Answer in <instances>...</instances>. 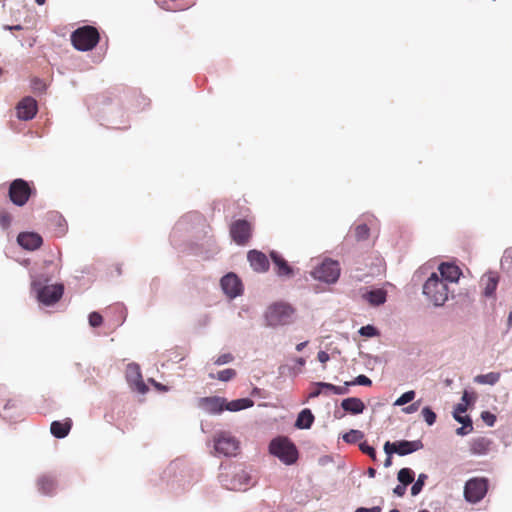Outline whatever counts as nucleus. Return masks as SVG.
I'll return each instance as SVG.
<instances>
[{"instance_id": "f257e3e1", "label": "nucleus", "mask_w": 512, "mask_h": 512, "mask_svg": "<svg viewBox=\"0 0 512 512\" xmlns=\"http://www.w3.org/2000/svg\"><path fill=\"white\" fill-rule=\"evenodd\" d=\"M449 292L448 284L443 279H440L436 272H433L423 285V294L436 307L445 304L448 300Z\"/></svg>"}, {"instance_id": "f03ea898", "label": "nucleus", "mask_w": 512, "mask_h": 512, "mask_svg": "<svg viewBox=\"0 0 512 512\" xmlns=\"http://www.w3.org/2000/svg\"><path fill=\"white\" fill-rule=\"evenodd\" d=\"M219 480L226 489L233 491H245L255 483L250 472L242 466H235L231 472L220 474Z\"/></svg>"}, {"instance_id": "7ed1b4c3", "label": "nucleus", "mask_w": 512, "mask_h": 512, "mask_svg": "<svg viewBox=\"0 0 512 512\" xmlns=\"http://www.w3.org/2000/svg\"><path fill=\"white\" fill-rule=\"evenodd\" d=\"M294 309L287 303H274L265 312V319L268 326L277 327L288 325L293 322Z\"/></svg>"}, {"instance_id": "20e7f679", "label": "nucleus", "mask_w": 512, "mask_h": 512, "mask_svg": "<svg viewBox=\"0 0 512 512\" xmlns=\"http://www.w3.org/2000/svg\"><path fill=\"white\" fill-rule=\"evenodd\" d=\"M269 451L287 465L293 464L298 458L295 445L287 437L273 439L269 445Z\"/></svg>"}, {"instance_id": "39448f33", "label": "nucleus", "mask_w": 512, "mask_h": 512, "mask_svg": "<svg viewBox=\"0 0 512 512\" xmlns=\"http://www.w3.org/2000/svg\"><path fill=\"white\" fill-rule=\"evenodd\" d=\"M71 41L77 50L88 51L97 45L99 41V33L96 28L85 26L72 33Z\"/></svg>"}, {"instance_id": "423d86ee", "label": "nucleus", "mask_w": 512, "mask_h": 512, "mask_svg": "<svg viewBox=\"0 0 512 512\" xmlns=\"http://www.w3.org/2000/svg\"><path fill=\"white\" fill-rule=\"evenodd\" d=\"M311 276L318 281L334 284L338 281L340 276L339 263L332 259H325L320 265L314 268Z\"/></svg>"}, {"instance_id": "0eeeda50", "label": "nucleus", "mask_w": 512, "mask_h": 512, "mask_svg": "<svg viewBox=\"0 0 512 512\" xmlns=\"http://www.w3.org/2000/svg\"><path fill=\"white\" fill-rule=\"evenodd\" d=\"M32 288L36 292L38 301L46 306L53 305L59 301L64 292L62 284L41 285V283L34 281Z\"/></svg>"}, {"instance_id": "6e6552de", "label": "nucleus", "mask_w": 512, "mask_h": 512, "mask_svg": "<svg viewBox=\"0 0 512 512\" xmlns=\"http://www.w3.org/2000/svg\"><path fill=\"white\" fill-rule=\"evenodd\" d=\"M214 448L218 454L234 456L239 449V441L230 432H219L214 438Z\"/></svg>"}, {"instance_id": "1a4fd4ad", "label": "nucleus", "mask_w": 512, "mask_h": 512, "mask_svg": "<svg viewBox=\"0 0 512 512\" xmlns=\"http://www.w3.org/2000/svg\"><path fill=\"white\" fill-rule=\"evenodd\" d=\"M487 489L488 485L485 479H470L464 487L465 499L470 503H478L486 495Z\"/></svg>"}, {"instance_id": "9d476101", "label": "nucleus", "mask_w": 512, "mask_h": 512, "mask_svg": "<svg viewBox=\"0 0 512 512\" xmlns=\"http://www.w3.org/2000/svg\"><path fill=\"white\" fill-rule=\"evenodd\" d=\"M31 194L28 183L23 179H15L9 187V198L13 204L23 206L27 203Z\"/></svg>"}, {"instance_id": "9b49d317", "label": "nucleus", "mask_w": 512, "mask_h": 512, "mask_svg": "<svg viewBox=\"0 0 512 512\" xmlns=\"http://www.w3.org/2000/svg\"><path fill=\"white\" fill-rule=\"evenodd\" d=\"M126 379L129 385L141 394H145L148 391V387L142 379L140 366L136 363H130L126 368Z\"/></svg>"}, {"instance_id": "f8f14e48", "label": "nucleus", "mask_w": 512, "mask_h": 512, "mask_svg": "<svg viewBox=\"0 0 512 512\" xmlns=\"http://www.w3.org/2000/svg\"><path fill=\"white\" fill-rule=\"evenodd\" d=\"M220 284L223 292L231 299L236 298L242 293V283L234 273H228L223 276Z\"/></svg>"}, {"instance_id": "ddd939ff", "label": "nucleus", "mask_w": 512, "mask_h": 512, "mask_svg": "<svg viewBox=\"0 0 512 512\" xmlns=\"http://www.w3.org/2000/svg\"><path fill=\"white\" fill-rule=\"evenodd\" d=\"M198 407L209 414H219L225 410V398L203 397L198 400Z\"/></svg>"}, {"instance_id": "4468645a", "label": "nucleus", "mask_w": 512, "mask_h": 512, "mask_svg": "<svg viewBox=\"0 0 512 512\" xmlns=\"http://www.w3.org/2000/svg\"><path fill=\"white\" fill-rule=\"evenodd\" d=\"M251 233L250 224L246 220L235 221L230 228V234L237 244H244L248 241Z\"/></svg>"}, {"instance_id": "2eb2a0df", "label": "nucleus", "mask_w": 512, "mask_h": 512, "mask_svg": "<svg viewBox=\"0 0 512 512\" xmlns=\"http://www.w3.org/2000/svg\"><path fill=\"white\" fill-rule=\"evenodd\" d=\"M18 118L24 121L31 120L37 113V102L32 97L23 98L17 105Z\"/></svg>"}, {"instance_id": "dca6fc26", "label": "nucleus", "mask_w": 512, "mask_h": 512, "mask_svg": "<svg viewBox=\"0 0 512 512\" xmlns=\"http://www.w3.org/2000/svg\"><path fill=\"white\" fill-rule=\"evenodd\" d=\"M492 445L493 441L484 436L475 437L469 443L471 454L476 456L487 455L491 451Z\"/></svg>"}, {"instance_id": "f3484780", "label": "nucleus", "mask_w": 512, "mask_h": 512, "mask_svg": "<svg viewBox=\"0 0 512 512\" xmlns=\"http://www.w3.org/2000/svg\"><path fill=\"white\" fill-rule=\"evenodd\" d=\"M438 271L440 279H443L448 285L449 283H456L461 275L459 267L451 263L440 264Z\"/></svg>"}, {"instance_id": "a211bd4d", "label": "nucleus", "mask_w": 512, "mask_h": 512, "mask_svg": "<svg viewBox=\"0 0 512 512\" xmlns=\"http://www.w3.org/2000/svg\"><path fill=\"white\" fill-rule=\"evenodd\" d=\"M18 244L26 250H35L42 244V237L34 232H22L17 237Z\"/></svg>"}, {"instance_id": "6ab92c4d", "label": "nucleus", "mask_w": 512, "mask_h": 512, "mask_svg": "<svg viewBox=\"0 0 512 512\" xmlns=\"http://www.w3.org/2000/svg\"><path fill=\"white\" fill-rule=\"evenodd\" d=\"M251 267L257 272H266L269 269V261L266 255L257 250H251L247 255Z\"/></svg>"}, {"instance_id": "aec40b11", "label": "nucleus", "mask_w": 512, "mask_h": 512, "mask_svg": "<svg viewBox=\"0 0 512 512\" xmlns=\"http://www.w3.org/2000/svg\"><path fill=\"white\" fill-rule=\"evenodd\" d=\"M270 257L276 267V274L279 277L290 278L293 276V269L287 261L277 252L272 251Z\"/></svg>"}, {"instance_id": "412c9836", "label": "nucleus", "mask_w": 512, "mask_h": 512, "mask_svg": "<svg viewBox=\"0 0 512 512\" xmlns=\"http://www.w3.org/2000/svg\"><path fill=\"white\" fill-rule=\"evenodd\" d=\"M341 407L345 412L357 415L363 413L365 404L363 401L356 397H349L341 402Z\"/></svg>"}, {"instance_id": "4be33fe9", "label": "nucleus", "mask_w": 512, "mask_h": 512, "mask_svg": "<svg viewBox=\"0 0 512 512\" xmlns=\"http://www.w3.org/2000/svg\"><path fill=\"white\" fill-rule=\"evenodd\" d=\"M422 448H423V443L421 440L397 441V450H398V455H400V456H405V455L411 454V453L416 452Z\"/></svg>"}, {"instance_id": "5701e85b", "label": "nucleus", "mask_w": 512, "mask_h": 512, "mask_svg": "<svg viewBox=\"0 0 512 512\" xmlns=\"http://www.w3.org/2000/svg\"><path fill=\"white\" fill-rule=\"evenodd\" d=\"M481 282L484 285V295L486 297L493 296L497 288L498 276L493 272H489L482 277Z\"/></svg>"}, {"instance_id": "b1692460", "label": "nucleus", "mask_w": 512, "mask_h": 512, "mask_svg": "<svg viewBox=\"0 0 512 512\" xmlns=\"http://www.w3.org/2000/svg\"><path fill=\"white\" fill-rule=\"evenodd\" d=\"M254 405L253 400L250 398H241L232 400L230 402H227L225 400V410L231 411V412H237L243 409L250 408Z\"/></svg>"}, {"instance_id": "393cba45", "label": "nucleus", "mask_w": 512, "mask_h": 512, "mask_svg": "<svg viewBox=\"0 0 512 512\" xmlns=\"http://www.w3.org/2000/svg\"><path fill=\"white\" fill-rule=\"evenodd\" d=\"M314 422V415L310 409H303L299 414L295 422V426L298 429H309Z\"/></svg>"}, {"instance_id": "a878e982", "label": "nucleus", "mask_w": 512, "mask_h": 512, "mask_svg": "<svg viewBox=\"0 0 512 512\" xmlns=\"http://www.w3.org/2000/svg\"><path fill=\"white\" fill-rule=\"evenodd\" d=\"M386 291L384 289H374L364 294V298L374 306H379L386 302Z\"/></svg>"}, {"instance_id": "bb28decb", "label": "nucleus", "mask_w": 512, "mask_h": 512, "mask_svg": "<svg viewBox=\"0 0 512 512\" xmlns=\"http://www.w3.org/2000/svg\"><path fill=\"white\" fill-rule=\"evenodd\" d=\"M314 386H317L318 388H324L325 393L331 392L336 395H346L349 393V384L347 381L344 383L343 386H336L326 382H316L314 383Z\"/></svg>"}, {"instance_id": "cd10ccee", "label": "nucleus", "mask_w": 512, "mask_h": 512, "mask_svg": "<svg viewBox=\"0 0 512 512\" xmlns=\"http://www.w3.org/2000/svg\"><path fill=\"white\" fill-rule=\"evenodd\" d=\"M70 428L71 425L68 422L61 423L59 421H53L50 426V431L54 437L62 439L68 435Z\"/></svg>"}, {"instance_id": "c85d7f7f", "label": "nucleus", "mask_w": 512, "mask_h": 512, "mask_svg": "<svg viewBox=\"0 0 512 512\" xmlns=\"http://www.w3.org/2000/svg\"><path fill=\"white\" fill-rule=\"evenodd\" d=\"M476 399L477 396L474 392L470 393L467 390H465L461 398V403L457 404L456 407L454 408L455 414L466 412L467 406L470 403H474Z\"/></svg>"}, {"instance_id": "c756f323", "label": "nucleus", "mask_w": 512, "mask_h": 512, "mask_svg": "<svg viewBox=\"0 0 512 512\" xmlns=\"http://www.w3.org/2000/svg\"><path fill=\"white\" fill-rule=\"evenodd\" d=\"M38 489L41 493L49 495L55 489V481L50 476H42L38 479Z\"/></svg>"}, {"instance_id": "7c9ffc66", "label": "nucleus", "mask_w": 512, "mask_h": 512, "mask_svg": "<svg viewBox=\"0 0 512 512\" xmlns=\"http://www.w3.org/2000/svg\"><path fill=\"white\" fill-rule=\"evenodd\" d=\"M500 379V373L490 372L487 374H480L474 378V382L483 385H495Z\"/></svg>"}, {"instance_id": "2f4dec72", "label": "nucleus", "mask_w": 512, "mask_h": 512, "mask_svg": "<svg viewBox=\"0 0 512 512\" xmlns=\"http://www.w3.org/2000/svg\"><path fill=\"white\" fill-rule=\"evenodd\" d=\"M414 476L415 473L412 469L402 468L398 472L397 479L401 484L407 486L414 481Z\"/></svg>"}, {"instance_id": "473e14b6", "label": "nucleus", "mask_w": 512, "mask_h": 512, "mask_svg": "<svg viewBox=\"0 0 512 512\" xmlns=\"http://www.w3.org/2000/svg\"><path fill=\"white\" fill-rule=\"evenodd\" d=\"M342 438L346 443L354 444L364 438V433L360 430L351 429Z\"/></svg>"}, {"instance_id": "72a5a7b5", "label": "nucleus", "mask_w": 512, "mask_h": 512, "mask_svg": "<svg viewBox=\"0 0 512 512\" xmlns=\"http://www.w3.org/2000/svg\"><path fill=\"white\" fill-rule=\"evenodd\" d=\"M209 376L210 378H217L220 381L227 382L236 376V371L232 368H227L219 371L216 376L212 373Z\"/></svg>"}, {"instance_id": "f704fd0d", "label": "nucleus", "mask_w": 512, "mask_h": 512, "mask_svg": "<svg viewBox=\"0 0 512 512\" xmlns=\"http://www.w3.org/2000/svg\"><path fill=\"white\" fill-rule=\"evenodd\" d=\"M426 479H427L426 474H424V473L419 474L417 480L414 482V484L411 487V495L412 496H416L422 491Z\"/></svg>"}, {"instance_id": "c9c22d12", "label": "nucleus", "mask_w": 512, "mask_h": 512, "mask_svg": "<svg viewBox=\"0 0 512 512\" xmlns=\"http://www.w3.org/2000/svg\"><path fill=\"white\" fill-rule=\"evenodd\" d=\"M421 414L429 426H432L436 422V414L430 407H424L421 411Z\"/></svg>"}, {"instance_id": "e433bc0d", "label": "nucleus", "mask_w": 512, "mask_h": 512, "mask_svg": "<svg viewBox=\"0 0 512 512\" xmlns=\"http://www.w3.org/2000/svg\"><path fill=\"white\" fill-rule=\"evenodd\" d=\"M415 398V392L413 390L403 393L394 403L396 406H403L411 402Z\"/></svg>"}, {"instance_id": "4c0bfd02", "label": "nucleus", "mask_w": 512, "mask_h": 512, "mask_svg": "<svg viewBox=\"0 0 512 512\" xmlns=\"http://www.w3.org/2000/svg\"><path fill=\"white\" fill-rule=\"evenodd\" d=\"M358 333L361 336L369 337V338L375 337V336H377L379 334L378 330L373 325L362 326L359 329Z\"/></svg>"}, {"instance_id": "58836bf2", "label": "nucleus", "mask_w": 512, "mask_h": 512, "mask_svg": "<svg viewBox=\"0 0 512 512\" xmlns=\"http://www.w3.org/2000/svg\"><path fill=\"white\" fill-rule=\"evenodd\" d=\"M355 236L358 241L365 240L369 236V228L366 224H360L355 229Z\"/></svg>"}, {"instance_id": "ea45409f", "label": "nucleus", "mask_w": 512, "mask_h": 512, "mask_svg": "<svg viewBox=\"0 0 512 512\" xmlns=\"http://www.w3.org/2000/svg\"><path fill=\"white\" fill-rule=\"evenodd\" d=\"M12 223V216L5 210L0 211V226L2 229L6 230L10 227Z\"/></svg>"}, {"instance_id": "a19ab883", "label": "nucleus", "mask_w": 512, "mask_h": 512, "mask_svg": "<svg viewBox=\"0 0 512 512\" xmlns=\"http://www.w3.org/2000/svg\"><path fill=\"white\" fill-rule=\"evenodd\" d=\"M347 382L349 384V387L353 386V385L371 386V384H372L371 379L363 374L358 375L354 380L347 381Z\"/></svg>"}, {"instance_id": "79ce46f5", "label": "nucleus", "mask_w": 512, "mask_h": 512, "mask_svg": "<svg viewBox=\"0 0 512 512\" xmlns=\"http://www.w3.org/2000/svg\"><path fill=\"white\" fill-rule=\"evenodd\" d=\"M473 430V424L471 419H466V423H463L461 427L456 429V434L459 436H465Z\"/></svg>"}, {"instance_id": "37998d69", "label": "nucleus", "mask_w": 512, "mask_h": 512, "mask_svg": "<svg viewBox=\"0 0 512 512\" xmlns=\"http://www.w3.org/2000/svg\"><path fill=\"white\" fill-rule=\"evenodd\" d=\"M31 88L34 92L43 93L46 90V84L39 78H34L31 82Z\"/></svg>"}, {"instance_id": "c03bdc74", "label": "nucleus", "mask_w": 512, "mask_h": 512, "mask_svg": "<svg viewBox=\"0 0 512 512\" xmlns=\"http://www.w3.org/2000/svg\"><path fill=\"white\" fill-rule=\"evenodd\" d=\"M233 360L234 356L231 353H224L215 359L214 364L217 366H221L224 364H228Z\"/></svg>"}, {"instance_id": "a18cd8bd", "label": "nucleus", "mask_w": 512, "mask_h": 512, "mask_svg": "<svg viewBox=\"0 0 512 512\" xmlns=\"http://www.w3.org/2000/svg\"><path fill=\"white\" fill-rule=\"evenodd\" d=\"M359 449L363 453L367 454L373 460H376V451H375V449L372 446L368 445L366 442H361L359 444Z\"/></svg>"}, {"instance_id": "49530a36", "label": "nucleus", "mask_w": 512, "mask_h": 512, "mask_svg": "<svg viewBox=\"0 0 512 512\" xmlns=\"http://www.w3.org/2000/svg\"><path fill=\"white\" fill-rule=\"evenodd\" d=\"M481 419L489 427L494 426L496 422V416L489 411H483L481 413Z\"/></svg>"}, {"instance_id": "de8ad7c7", "label": "nucleus", "mask_w": 512, "mask_h": 512, "mask_svg": "<svg viewBox=\"0 0 512 512\" xmlns=\"http://www.w3.org/2000/svg\"><path fill=\"white\" fill-rule=\"evenodd\" d=\"M103 318L98 312H92L89 315V324L92 327H98L102 324Z\"/></svg>"}, {"instance_id": "09e8293b", "label": "nucleus", "mask_w": 512, "mask_h": 512, "mask_svg": "<svg viewBox=\"0 0 512 512\" xmlns=\"http://www.w3.org/2000/svg\"><path fill=\"white\" fill-rule=\"evenodd\" d=\"M384 451L387 454V456H391L393 453H397L398 454L397 441L393 442V443L387 441L384 444Z\"/></svg>"}, {"instance_id": "8fccbe9b", "label": "nucleus", "mask_w": 512, "mask_h": 512, "mask_svg": "<svg viewBox=\"0 0 512 512\" xmlns=\"http://www.w3.org/2000/svg\"><path fill=\"white\" fill-rule=\"evenodd\" d=\"M420 407V402L417 401V402H414L412 404H410L409 406L405 407L403 409V411L406 413V414H412L414 412H416Z\"/></svg>"}, {"instance_id": "3c124183", "label": "nucleus", "mask_w": 512, "mask_h": 512, "mask_svg": "<svg viewBox=\"0 0 512 512\" xmlns=\"http://www.w3.org/2000/svg\"><path fill=\"white\" fill-rule=\"evenodd\" d=\"M406 492V486L403 485V484H399L397 485L394 490H393V493L395 495H397L398 497H402Z\"/></svg>"}, {"instance_id": "603ef678", "label": "nucleus", "mask_w": 512, "mask_h": 512, "mask_svg": "<svg viewBox=\"0 0 512 512\" xmlns=\"http://www.w3.org/2000/svg\"><path fill=\"white\" fill-rule=\"evenodd\" d=\"M355 512H381V508L379 506H374L371 508L360 507L357 508Z\"/></svg>"}, {"instance_id": "864d4df0", "label": "nucleus", "mask_w": 512, "mask_h": 512, "mask_svg": "<svg viewBox=\"0 0 512 512\" xmlns=\"http://www.w3.org/2000/svg\"><path fill=\"white\" fill-rule=\"evenodd\" d=\"M317 358L321 363H326L330 359L329 354L325 351H319Z\"/></svg>"}, {"instance_id": "5fc2aeb1", "label": "nucleus", "mask_w": 512, "mask_h": 512, "mask_svg": "<svg viewBox=\"0 0 512 512\" xmlns=\"http://www.w3.org/2000/svg\"><path fill=\"white\" fill-rule=\"evenodd\" d=\"M323 392H325L324 388H318L317 386H315V389L309 393V398H316Z\"/></svg>"}, {"instance_id": "6e6d98bb", "label": "nucleus", "mask_w": 512, "mask_h": 512, "mask_svg": "<svg viewBox=\"0 0 512 512\" xmlns=\"http://www.w3.org/2000/svg\"><path fill=\"white\" fill-rule=\"evenodd\" d=\"M453 417L457 422L461 424L466 423V419H471L469 416H461V413L455 414V411H453Z\"/></svg>"}, {"instance_id": "4d7b16f0", "label": "nucleus", "mask_w": 512, "mask_h": 512, "mask_svg": "<svg viewBox=\"0 0 512 512\" xmlns=\"http://www.w3.org/2000/svg\"><path fill=\"white\" fill-rule=\"evenodd\" d=\"M150 381L153 383V385L160 391H168V387L165 385H162L161 383L156 382L153 379H150Z\"/></svg>"}, {"instance_id": "13d9d810", "label": "nucleus", "mask_w": 512, "mask_h": 512, "mask_svg": "<svg viewBox=\"0 0 512 512\" xmlns=\"http://www.w3.org/2000/svg\"><path fill=\"white\" fill-rule=\"evenodd\" d=\"M308 344V341H304V342H301L299 344L296 345V350L297 351H302Z\"/></svg>"}, {"instance_id": "bf43d9fd", "label": "nucleus", "mask_w": 512, "mask_h": 512, "mask_svg": "<svg viewBox=\"0 0 512 512\" xmlns=\"http://www.w3.org/2000/svg\"><path fill=\"white\" fill-rule=\"evenodd\" d=\"M4 29H6V30H20V29H22V27L20 25H14V26L6 25V26H4Z\"/></svg>"}, {"instance_id": "052dcab7", "label": "nucleus", "mask_w": 512, "mask_h": 512, "mask_svg": "<svg viewBox=\"0 0 512 512\" xmlns=\"http://www.w3.org/2000/svg\"><path fill=\"white\" fill-rule=\"evenodd\" d=\"M391 465H392V458H391V456H387V458H386V459H385V461H384V466H385L386 468H388V467H390Z\"/></svg>"}, {"instance_id": "680f3d73", "label": "nucleus", "mask_w": 512, "mask_h": 512, "mask_svg": "<svg viewBox=\"0 0 512 512\" xmlns=\"http://www.w3.org/2000/svg\"><path fill=\"white\" fill-rule=\"evenodd\" d=\"M367 473H368L369 477L373 478L376 474V470L374 468H369L367 470Z\"/></svg>"}, {"instance_id": "e2e57ef3", "label": "nucleus", "mask_w": 512, "mask_h": 512, "mask_svg": "<svg viewBox=\"0 0 512 512\" xmlns=\"http://www.w3.org/2000/svg\"><path fill=\"white\" fill-rule=\"evenodd\" d=\"M296 363H297L300 367H302V366H304V365H305V359H304V358H301V357H300V358H297V359H296Z\"/></svg>"}, {"instance_id": "0e129e2a", "label": "nucleus", "mask_w": 512, "mask_h": 512, "mask_svg": "<svg viewBox=\"0 0 512 512\" xmlns=\"http://www.w3.org/2000/svg\"><path fill=\"white\" fill-rule=\"evenodd\" d=\"M35 2L38 4V5H43L45 3V0H35Z\"/></svg>"}, {"instance_id": "69168bd1", "label": "nucleus", "mask_w": 512, "mask_h": 512, "mask_svg": "<svg viewBox=\"0 0 512 512\" xmlns=\"http://www.w3.org/2000/svg\"><path fill=\"white\" fill-rule=\"evenodd\" d=\"M389 512H400V511H399V510H397V509H392V510H390Z\"/></svg>"}, {"instance_id": "338daca9", "label": "nucleus", "mask_w": 512, "mask_h": 512, "mask_svg": "<svg viewBox=\"0 0 512 512\" xmlns=\"http://www.w3.org/2000/svg\"><path fill=\"white\" fill-rule=\"evenodd\" d=\"M508 321H512V314L509 315Z\"/></svg>"}, {"instance_id": "774afa93", "label": "nucleus", "mask_w": 512, "mask_h": 512, "mask_svg": "<svg viewBox=\"0 0 512 512\" xmlns=\"http://www.w3.org/2000/svg\"><path fill=\"white\" fill-rule=\"evenodd\" d=\"M419 512H428V511H426V510H421V511H419Z\"/></svg>"}]
</instances>
